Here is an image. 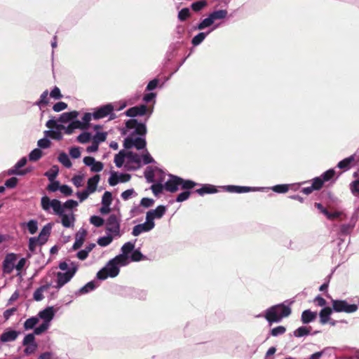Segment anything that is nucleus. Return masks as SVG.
Returning <instances> with one entry per match:
<instances>
[{
  "mask_svg": "<svg viewBox=\"0 0 359 359\" xmlns=\"http://www.w3.org/2000/svg\"><path fill=\"white\" fill-rule=\"evenodd\" d=\"M49 325L48 322H43L41 325L34 329V334L36 335L41 334L48 330Z\"/></svg>",
  "mask_w": 359,
  "mask_h": 359,
  "instance_id": "8fccbe9b",
  "label": "nucleus"
},
{
  "mask_svg": "<svg viewBox=\"0 0 359 359\" xmlns=\"http://www.w3.org/2000/svg\"><path fill=\"white\" fill-rule=\"evenodd\" d=\"M291 313V309L283 304L271 306L266 310L265 318L269 323L279 322L283 318L287 317Z\"/></svg>",
  "mask_w": 359,
  "mask_h": 359,
  "instance_id": "20e7f679",
  "label": "nucleus"
},
{
  "mask_svg": "<svg viewBox=\"0 0 359 359\" xmlns=\"http://www.w3.org/2000/svg\"><path fill=\"white\" fill-rule=\"evenodd\" d=\"M22 344L23 345L36 344L35 341L34 334H27L23 339Z\"/></svg>",
  "mask_w": 359,
  "mask_h": 359,
  "instance_id": "0e129e2a",
  "label": "nucleus"
},
{
  "mask_svg": "<svg viewBox=\"0 0 359 359\" xmlns=\"http://www.w3.org/2000/svg\"><path fill=\"white\" fill-rule=\"evenodd\" d=\"M114 237H115V236L111 234L107 233V235L106 236L100 238L97 240V243L99 245L102 246V247L107 246L111 243Z\"/></svg>",
  "mask_w": 359,
  "mask_h": 359,
  "instance_id": "7c9ffc66",
  "label": "nucleus"
},
{
  "mask_svg": "<svg viewBox=\"0 0 359 359\" xmlns=\"http://www.w3.org/2000/svg\"><path fill=\"white\" fill-rule=\"evenodd\" d=\"M50 182H51V183L50 184H48V186L47 187L48 191L55 192L57 190H60L61 185L60 184V182L58 181H55V180H54L53 181H50Z\"/></svg>",
  "mask_w": 359,
  "mask_h": 359,
  "instance_id": "680f3d73",
  "label": "nucleus"
},
{
  "mask_svg": "<svg viewBox=\"0 0 359 359\" xmlns=\"http://www.w3.org/2000/svg\"><path fill=\"white\" fill-rule=\"evenodd\" d=\"M39 316L43 319L44 322H48V323L50 325V322L54 316V311L53 308L49 307L40 311Z\"/></svg>",
  "mask_w": 359,
  "mask_h": 359,
  "instance_id": "5701e85b",
  "label": "nucleus"
},
{
  "mask_svg": "<svg viewBox=\"0 0 359 359\" xmlns=\"http://www.w3.org/2000/svg\"><path fill=\"white\" fill-rule=\"evenodd\" d=\"M332 302L333 310L336 312L353 313L358 309L356 304H349L344 300L333 299Z\"/></svg>",
  "mask_w": 359,
  "mask_h": 359,
  "instance_id": "9d476101",
  "label": "nucleus"
},
{
  "mask_svg": "<svg viewBox=\"0 0 359 359\" xmlns=\"http://www.w3.org/2000/svg\"><path fill=\"white\" fill-rule=\"evenodd\" d=\"M216 189L212 185H205L201 189H198L196 192L200 195H204L205 194H212L216 192Z\"/></svg>",
  "mask_w": 359,
  "mask_h": 359,
  "instance_id": "473e14b6",
  "label": "nucleus"
},
{
  "mask_svg": "<svg viewBox=\"0 0 359 359\" xmlns=\"http://www.w3.org/2000/svg\"><path fill=\"white\" fill-rule=\"evenodd\" d=\"M39 322L37 318L32 317L26 320L24 323V327L25 330L32 329Z\"/></svg>",
  "mask_w": 359,
  "mask_h": 359,
  "instance_id": "ea45409f",
  "label": "nucleus"
},
{
  "mask_svg": "<svg viewBox=\"0 0 359 359\" xmlns=\"http://www.w3.org/2000/svg\"><path fill=\"white\" fill-rule=\"evenodd\" d=\"M324 183L325 182H323V180H322V177H318L313 180L311 185L313 187L315 190H319L323 187Z\"/></svg>",
  "mask_w": 359,
  "mask_h": 359,
  "instance_id": "864d4df0",
  "label": "nucleus"
},
{
  "mask_svg": "<svg viewBox=\"0 0 359 359\" xmlns=\"http://www.w3.org/2000/svg\"><path fill=\"white\" fill-rule=\"evenodd\" d=\"M190 16V11L188 8H182L178 13V18L181 21L186 20Z\"/></svg>",
  "mask_w": 359,
  "mask_h": 359,
  "instance_id": "3c124183",
  "label": "nucleus"
},
{
  "mask_svg": "<svg viewBox=\"0 0 359 359\" xmlns=\"http://www.w3.org/2000/svg\"><path fill=\"white\" fill-rule=\"evenodd\" d=\"M131 178L130 175L126 173H118L115 171H111L108 182L111 186H115L120 182H127Z\"/></svg>",
  "mask_w": 359,
  "mask_h": 359,
  "instance_id": "f8f14e48",
  "label": "nucleus"
},
{
  "mask_svg": "<svg viewBox=\"0 0 359 359\" xmlns=\"http://www.w3.org/2000/svg\"><path fill=\"white\" fill-rule=\"evenodd\" d=\"M134 248V244L130 242L125 243L121 248L122 254L121 255L126 256L127 264L129 263L128 255L133 250Z\"/></svg>",
  "mask_w": 359,
  "mask_h": 359,
  "instance_id": "c85d7f7f",
  "label": "nucleus"
},
{
  "mask_svg": "<svg viewBox=\"0 0 359 359\" xmlns=\"http://www.w3.org/2000/svg\"><path fill=\"white\" fill-rule=\"evenodd\" d=\"M91 138V135L89 133H83L80 135L78 136L77 140L80 143H86L90 141Z\"/></svg>",
  "mask_w": 359,
  "mask_h": 359,
  "instance_id": "13d9d810",
  "label": "nucleus"
},
{
  "mask_svg": "<svg viewBox=\"0 0 359 359\" xmlns=\"http://www.w3.org/2000/svg\"><path fill=\"white\" fill-rule=\"evenodd\" d=\"M286 329L284 326H278L271 330V334L273 337H276L280 334H283L285 332Z\"/></svg>",
  "mask_w": 359,
  "mask_h": 359,
  "instance_id": "6e6d98bb",
  "label": "nucleus"
},
{
  "mask_svg": "<svg viewBox=\"0 0 359 359\" xmlns=\"http://www.w3.org/2000/svg\"><path fill=\"white\" fill-rule=\"evenodd\" d=\"M210 32H208V33L201 32L196 35L191 41V43L194 46H198L199 45L206 37L207 34H208Z\"/></svg>",
  "mask_w": 359,
  "mask_h": 359,
  "instance_id": "4c0bfd02",
  "label": "nucleus"
},
{
  "mask_svg": "<svg viewBox=\"0 0 359 359\" xmlns=\"http://www.w3.org/2000/svg\"><path fill=\"white\" fill-rule=\"evenodd\" d=\"M90 222L97 227L102 226L104 224V219L99 216H92L90 219Z\"/></svg>",
  "mask_w": 359,
  "mask_h": 359,
  "instance_id": "603ef678",
  "label": "nucleus"
},
{
  "mask_svg": "<svg viewBox=\"0 0 359 359\" xmlns=\"http://www.w3.org/2000/svg\"><path fill=\"white\" fill-rule=\"evenodd\" d=\"M77 114H78L76 111L63 113L60 117V121L67 123L73 119L74 118L76 117Z\"/></svg>",
  "mask_w": 359,
  "mask_h": 359,
  "instance_id": "f704fd0d",
  "label": "nucleus"
},
{
  "mask_svg": "<svg viewBox=\"0 0 359 359\" xmlns=\"http://www.w3.org/2000/svg\"><path fill=\"white\" fill-rule=\"evenodd\" d=\"M48 91L45 90L40 96V99L35 103L36 105L40 108L43 106H46L48 104Z\"/></svg>",
  "mask_w": 359,
  "mask_h": 359,
  "instance_id": "72a5a7b5",
  "label": "nucleus"
},
{
  "mask_svg": "<svg viewBox=\"0 0 359 359\" xmlns=\"http://www.w3.org/2000/svg\"><path fill=\"white\" fill-rule=\"evenodd\" d=\"M212 25H213V22L210 17L208 15V18H205L201 23L198 25L196 29L199 30L204 29L205 28H207Z\"/></svg>",
  "mask_w": 359,
  "mask_h": 359,
  "instance_id": "58836bf2",
  "label": "nucleus"
},
{
  "mask_svg": "<svg viewBox=\"0 0 359 359\" xmlns=\"http://www.w3.org/2000/svg\"><path fill=\"white\" fill-rule=\"evenodd\" d=\"M144 258L143 255L139 250H134L132 252L130 256V259L133 262H138L142 260Z\"/></svg>",
  "mask_w": 359,
  "mask_h": 359,
  "instance_id": "338daca9",
  "label": "nucleus"
},
{
  "mask_svg": "<svg viewBox=\"0 0 359 359\" xmlns=\"http://www.w3.org/2000/svg\"><path fill=\"white\" fill-rule=\"evenodd\" d=\"M86 235H87V232L84 229H80L76 233V237H75V242L73 245V248L74 250L79 249V248L81 247V245H83V243L85 241Z\"/></svg>",
  "mask_w": 359,
  "mask_h": 359,
  "instance_id": "412c9836",
  "label": "nucleus"
},
{
  "mask_svg": "<svg viewBox=\"0 0 359 359\" xmlns=\"http://www.w3.org/2000/svg\"><path fill=\"white\" fill-rule=\"evenodd\" d=\"M100 180V177L99 175H95L92 177H90L88 180L87 187L86 189L88 191V192H90L91 194H93L94 192H95L97 190V184H98Z\"/></svg>",
  "mask_w": 359,
  "mask_h": 359,
  "instance_id": "6ab92c4d",
  "label": "nucleus"
},
{
  "mask_svg": "<svg viewBox=\"0 0 359 359\" xmlns=\"http://www.w3.org/2000/svg\"><path fill=\"white\" fill-rule=\"evenodd\" d=\"M27 229L31 234L35 233L38 230V223L36 220H30L28 222Z\"/></svg>",
  "mask_w": 359,
  "mask_h": 359,
  "instance_id": "a18cd8bd",
  "label": "nucleus"
},
{
  "mask_svg": "<svg viewBox=\"0 0 359 359\" xmlns=\"http://www.w3.org/2000/svg\"><path fill=\"white\" fill-rule=\"evenodd\" d=\"M207 6V2L205 1H198L196 2H194L191 4V8L194 11H199L202 10L203 8H205Z\"/></svg>",
  "mask_w": 359,
  "mask_h": 359,
  "instance_id": "de8ad7c7",
  "label": "nucleus"
},
{
  "mask_svg": "<svg viewBox=\"0 0 359 359\" xmlns=\"http://www.w3.org/2000/svg\"><path fill=\"white\" fill-rule=\"evenodd\" d=\"M67 104L65 102H59L53 105V109L56 112H59L62 110H65V109H67Z\"/></svg>",
  "mask_w": 359,
  "mask_h": 359,
  "instance_id": "774afa93",
  "label": "nucleus"
},
{
  "mask_svg": "<svg viewBox=\"0 0 359 359\" xmlns=\"http://www.w3.org/2000/svg\"><path fill=\"white\" fill-rule=\"evenodd\" d=\"M65 129V126H57V128L44 131L45 137H50L54 140H60L62 138V130Z\"/></svg>",
  "mask_w": 359,
  "mask_h": 359,
  "instance_id": "a211bd4d",
  "label": "nucleus"
},
{
  "mask_svg": "<svg viewBox=\"0 0 359 359\" xmlns=\"http://www.w3.org/2000/svg\"><path fill=\"white\" fill-rule=\"evenodd\" d=\"M310 332V329L306 327H300L294 332V335L297 337H301L308 335Z\"/></svg>",
  "mask_w": 359,
  "mask_h": 359,
  "instance_id": "a19ab883",
  "label": "nucleus"
},
{
  "mask_svg": "<svg viewBox=\"0 0 359 359\" xmlns=\"http://www.w3.org/2000/svg\"><path fill=\"white\" fill-rule=\"evenodd\" d=\"M196 183L191 180H185L177 176H170L165 183L164 188L170 192H175L180 187L182 189H191L194 188Z\"/></svg>",
  "mask_w": 359,
  "mask_h": 359,
  "instance_id": "39448f33",
  "label": "nucleus"
},
{
  "mask_svg": "<svg viewBox=\"0 0 359 359\" xmlns=\"http://www.w3.org/2000/svg\"><path fill=\"white\" fill-rule=\"evenodd\" d=\"M27 163L26 158H21L15 165L14 169L10 171L11 174L24 175L25 172L19 171L18 169L25 166Z\"/></svg>",
  "mask_w": 359,
  "mask_h": 359,
  "instance_id": "c756f323",
  "label": "nucleus"
},
{
  "mask_svg": "<svg viewBox=\"0 0 359 359\" xmlns=\"http://www.w3.org/2000/svg\"><path fill=\"white\" fill-rule=\"evenodd\" d=\"M59 172L57 166H53L48 171L45 173V175L50 181H53L57 177Z\"/></svg>",
  "mask_w": 359,
  "mask_h": 359,
  "instance_id": "c9c22d12",
  "label": "nucleus"
},
{
  "mask_svg": "<svg viewBox=\"0 0 359 359\" xmlns=\"http://www.w3.org/2000/svg\"><path fill=\"white\" fill-rule=\"evenodd\" d=\"M332 309L331 308H330V307L323 308L320 311V313H319L320 323H322V324L327 323L330 320V315L332 314Z\"/></svg>",
  "mask_w": 359,
  "mask_h": 359,
  "instance_id": "a878e982",
  "label": "nucleus"
},
{
  "mask_svg": "<svg viewBox=\"0 0 359 359\" xmlns=\"http://www.w3.org/2000/svg\"><path fill=\"white\" fill-rule=\"evenodd\" d=\"M84 175H75L72 179V183L76 187H80L83 184Z\"/></svg>",
  "mask_w": 359,
  "mask_h": 359,
  "instance_id": "09e8293b",
  "label": "nucleus"
},
{
  "mask_svg": "<svg viewBox=\"0 0 359 359\" xmlns=\"http://www.w3.org/2000/svg\"><path fill=\"white\" fill-rule=\"evenodd\" d=\"M18 336V332L15 330H9L4 332L0 337L2 342L13 341L16 339Z\"/></svg>",
  "mask_w": 359,
  "mask_h": 359,
  "instance_id": "b1692460",
  "label": "nucleus"
},
{
  "mask_svg": "<svg viewBox=\"0 0 359 359\" xmlns=\"http://www.w3.org/2000/svg\"><path fill=\"white\" fill-rule=\"evenodd\" d=\"M25 346L26 348H25L24 352L26 355H31L34 353L37 348L36 344H27Z\"/></svg>",
  "mask_w": 359,
  "mask_h": 359,
  "instance_id": "052dcab7",
  "label": "nucleus"
},
{
  "mask_svg": "<svg viewBox=\"0 0 359 359\" xmlns=\"http://www.w3.org/2000/svg\"><path fill=\"white\" fill-rule=\"evenodd\" d=\"M317 317V313L311 311V310H305L302 313V321L304 324L309 323L313 321Z\"/></svg>",
  "mask_w": 359,
  "mask_h": 359,
  "instance_id": "4be33fe9",
  "label": "nucleus"
},
{
  "mask_svg": "<svg viewBox=\"0 0 359 359\" xmlns=\"http://www.w3.org/2000/svg\"><path fill=\"white\" fill-rule=\"evenodd\" d=\"M126 265H127L126 256L117 255L97 272V278L100 280H105L108 277L114 278L119 273V266Z\"/></svg>",
  "mask_w": 359,
  "mask_h": 359,
  "instance_id": "7ed1b4c3",
  "label": "nucleus"
},
{
  "mask_svg": "<svg viewBox=\"0 0 359 359\" xmlns=\"http://www.w3.org/2000/svg\"><path fill=\"white\" fill-rule=\"evenodd\" d=\"M350 189L354 196H359V179L350 184Z\"/></svg>",
  "mask_w": 359,
  "mask_h": 359,
  "instance_id": "49530a36",
  "label": "nucleus"
},
{
  "mask_svg": "<svg viewBox=\"0 0 359 359\" xmlns=\"http://www.w3.org/2000/svg\"><path fill=\"white\" fill-rule=\"evenodd\" d=\"M147 111V107L144 104L135 106L128 109L126 111V114L130 117L144 115Z\"/></svg>",
  "mask_w": 359,
  "mask_h": 359,
  "instance_id": "f3484780",
  "label": "nucleus"
},
{
  "mask_svg": "<svg viewBox=\"0 0 359 359\" xmlns=\"http://www.w3.org/2000/svg\"><path fill=\"white\" fill-rule=\"evenodd\" d=\"M112 195L109 191H105L102 198V205H111Z\"/></svg>",
  "mask_w": 359,
  "mask_h": 359,
  "instance_id": "c03bdc74",
  "label": "nucleus"
},
{
  "mask_svg": "<svg viewBox=\"0 0 359 359\" xmlns=\"http://www.w3.org/2000/svg\"><path fill=\"white\" fill-rule=\"evenodd\" d=\"M113 110L114 107L111 104H106L94 111L93 116L95 119L102 118L109 115Z\"/></svg>",
  "mask_w": 359,
  "mask_h": 359,
  "instance_id": "dca6fc26",
  "label": "nucleus"
},
{
  "mask_svg": "<svg viewBox=\"0 0 359 359\" xmlns=\"http://www.w3.org/2000/svg\"><path fill=\"white\" fill-rule=\"evenodd\" d=\"M227 11L226 10H218L211 13L209 16L212 20L213 23L217 20H222L226 17Z\"/></svg>",
  "mask_w": 359,
  "mask_h": 359,
  "instance_id": "cd10ccee",
  "label": "nucleus"
},
{
  "mask_svg": "<svg viewBox=\"0 0 359 359\" xmlns=\"http://www.w3.org/2000/svg\"><path fill=\"white\" fill-rule=\"evenodd\" d=\"M107 138L106 133H97L93 138V141L97 143L98 144L100 142L105 141Z\"/></svg>",
  "mask_w": 359,
  "mask_h": 359,
  "instance_id": "4d7b16f0",
  "label": "nucleus"
},
{
  "mask_svg": "<svg viewBox=\"0 0 359 359\" xmlns=\"http://www.w3.org/2000/svg\"><path fill=\"white\" fill-rule=\"evenodd\" d=\"M52 229L51 224H47L41 229L38 237H32L29 240V250L34 252L38 246L43 245L46 243L50 234Z\"/></svg>",
  "mask_w": 359,
  "mask_h": 359,
  "instance_id": "423d86ee",
  "label": "nucleus"
},
{
  "mask_svg": "<svg viewBox=\"0 0 359 359\" xmlns=\"http://www.w3.org/2000/svg\"><path fill=\"white\" fill-rule=\"evenodd\" d=\"M95 287H96V285L93 281L89 282L80 289V293H81V294L88 293V292L93 290Z\"/></svg>",
  "mask_w": 359,
  "mask_h": 359,
  "instance_id": "37998d69",
  "label": "nucleus"
},
{
  "mask_svg": "<svg viewBox=\"0 0 359 359\" xmlns=\"http://www.w3.org/2000/svg\"><path fill=\"white\" fill-rule=\"evenodd\" d=\"M37 144L40 148L46 149L50 147V141L46 137L45 138L39 140L37 142Z\"/></svg>",
  "mask_w": 359,
  "mask_h": 359,
  "instance_id": "e2e57ef3",
  "label": "nucleus"
},
{
  "mask_svg": "<svg viewBox=\"0 0 359 359\" xmlns=\"http://www.w3.org/2000/svg\"><path fill=\"white\" fill-rule=\"evenodd\" d=\"M154 161V158L151 156L147 149H145L142 155L133 151L121 150L114 156L116 166L121 168L124 165L127 170H137L142 164L147 165Z\"/></svg>",
  "mask_w": 359,
  "mask_h": 359,
  "instance_id": "f257e3e1",
  "label": "nucleus"
},
{
  "mask_svg": "<svg viewBox=\"0 0 359 359\" xmlns=\"http://www.w3.org/2000/svg\"><path fill=\"white\" fill-rule=\"evenodd\" d=\"M120 215H111L105 222V229L107 233L114 236H120Z\"/></svg>",
  "mask_w": 359,
  "mask_h": 359,
  "instance_id": "1a4fd4ad",
  "label": "nucleus"
},
{
  "mask_svg": "<svg viewBox=\"0 0 359 359\" xmlns=\"http://www.w3.org/2000/svg\"><path fill=\"white\" fill-rule=\"evenodd\" d=\"M42 209L47 212H52L55 215H61L63 209L62 203L57 199H50L44 196L41 199Z\"/></svg>",
  "mask_w": 359,
  "mask_h": 359,
  "instance_id": "0eeeda50",
  "label": "nucleus"
},
{
  "mask_svg": "<svg viewBox=\"0 0 359 359\" xmlns=\"http://www.w3.org/2000/svg\"><path fill=\"white\" fill-rule=\"evenodd\" d=\"M42 155V152L39 149H35L29 154V160L30 161H37L39 160Z\"/></svg>",
  "mask_w": 359,
  "mask_h": 359,
  "instance_id": "5fc2aeb1",
  "label": "nucleus"
},
{
  "mask_svg": "<svg viewBox=\"0 0 359 359\" xmlns=\"http://www.w3.org/2000/svg\"><path fill=\"white\" fill-rule=\"evenodd\" d=\"M154 226H155L154 222H151L150 220L146 219V222L144 223L135 225L133 227L132 234L134 236H137L143 232H147V231H151V229H153L154 228Z\"/></svg>",
  "mask_w": 359,
  "mask_h": 359,
  "instance_id": "ddd939ff",
  "label": "nucleus"
},
{
  "mask_svg": "<svg viewBox=\"0 0 359 359\" xmlns=\"http://www.w3.org/2000/svg\"><path fill=\"white\" fill-rule=\"evenodd\" d=\"M125 134L128 137L125 139L123 146L126 149L135 148L137 150L144 149L146 147V140L144 137L136 136L139 135L144 136L147 133V128L144 124L138 123L135 119H130L126 123Z\"/></svg>",
  "mask_w": 359,
  "mask_h": 359,
  "instance_id": "f03ea898",
  "label": "nucleus"
},
{
  "mask_svg": "<svg viewBox=\"0 0 359 359\" xmlns=\"http://www.w3.org/2000/svg\"><path fill=\"white\" fill-rule=\"evenodd\" d=\"M78 266L74 263H70V268L65 272H57L56 273V285L54 286L57 290H60L65 284L71 280L77 271Z\"/></svg>",
  "mask_w": 359,
  "mask_h": 359,
  "instance_id": "6e6552de",
  "label": "nucleus"
},
{
  "mask_svg": "<svg viewBox=\"0 0 359 359\" xmlns=\"http://www.w3.org/2000/svg\"><path fill=\"white\" fill-rule=\"evenodd\" d=\"M60 191L66 196H71L73 193L72 188L68 185L65 184L61 185L60 188Z\"/></svg>",
  "mask_w": 359,
  "mask_h": 359,
  "instance_id": "69168bd1",
  "label": "nucleus"
},
{
  "mask_svg": "<svg viewBox=\"0 0 359 359\" xmlns=\"http://www.w3.org/2000/svg\"><path fill=\"white\" fill-rule=\"evenodd\" d=\"M335 175V171L333 169H330L323 173L320 177H322L324 182H327L331 180Z\"/></svg>",
  "mask_w": 359,
  "mask_h": 359,
  "instance_id": "79ce46f5",
  "label": "nucleus"
},
{
  "mask_svg": "<svg viewBox=\"0 0 359 359\" xmlns=\"http://www.w3.org/2000/svg\"><path fill=\"white\" fill-rule=\"evenodd\" d=\"M58 161L66 168H70L72 166L71 161L65 153H61L59 155Z\"/></svg>",
  "mask_w": 359,
  "mask_h": 359,
  "instance_id": "e433bc0d",
  "label": "nucleus"
},
{
  "mask_svg": "<svg viewBox=\"0 0 359 359\" xmlns=\"http://www.w3.org/2000/svg\"><path fill=\"white\" fill-rule=\"evenodd\" d=\"M50 284L48 283L41 286L35 290L33 294L34 299L36 301H41L43 299V292L49 290Z\"/></svg>",
  "mask_w": 359,
  "mask_h": 359,
  "instance_id": "393cba45",
  "label": "nucleus"
},
{
  "mask_svg": "<svg viewBox=\"0 0 359 359\" xmlns=\"http://www.w3.org/2000/svg\"><path fill=\"white\" fill-rule=\"evenodd\" d=\"M216 189L212 185H205L201 189H198L196 192L200 195H204L205 194H212L216 192Z\"/></svg>",
  "mask_w": 359,
  "mask_h": 359,
  "instance_id": "2f4dec72",
  "label": "nucleus"
},
{
  "mask_svg": "<svg viewBox=\"0 0 359 359\" xmlns=\"http://www.w3.org/2000/svg\"><path fill=\"white\" fill-rule=\"evenodd\" d=\"M166 208L164 205H158L156 209L147 212L146 219L154 222L155 219H161L165 213Z\"/></svg>",
  "mask_w": 359,
  "mask_h": 359,
  "instance_id": "4468645a",
  "label": "nucleus"
},
{
  "mask_svg": "<svg viewBox=\"0 0 359 359\" xmlns=\"http://www.w3.org/2000/svg\"><path fill=\"white\" fill-rule=\"evenodd\" d=\"M186 191L180 193L177 198H176V201L177 202H183L184 201H186L187 199L189 198V196H190V194L191 192L189 191V189H185Z\"/></svg>",
  "mask_w": 359,
  "mask_h": 359,
  "instance_id": "bf43d9fd",
  "label": "nucleus"
},
{
  "mask_svg": "<svg viewBox=\"0 0 359 359\" xmlns=\"http://www.w3.org/2000/svg\"><path fill=\"white\" fill-rule=\"evenodd\" d=\"M83 163L86 165L90 168V170L94 172H98L102 170L104 165L100 161H96L93 157L86 156L83 158Z\"/></svg>",
  "mask_w": 359,
  "mask_h": 359,
  "instance_id": "2eb2a0df",
  "label": "nucleus"
},
{
  "mask_svg": "<svg viewBox=\"0 0 359 359\" xmlns=\"http://www.w3.org/2000/svg\"><path fill=\"white\" fill-rule=\"evenodd\" d=\"M17 260V255L14 253L8 254L3 262V272L6 274H10L14 269H15V262Z\"/></svg>",
  "mask_w": 359,
  "mask_h": 359,
  "instance_id": "9b49d317",
  "label": "nucleus"
},
{
  "mask_svg": "<svg viewBox=\"0 0 359 359\" xmlns=\"http://www.w3.org/2000/svg\"><path fill=\"white\" fill-rule=\"evenodd\" d=\"M355 161V155H352L348 158H344V160L339 162L337 166L340 169L348 170L351 163Z\"/></svg>",
  "mask_w": 359,
  "mask_h": 359,
  "instance_id": "bb28decb",
  "label": "nucleus"
},
{
  "mask_svg": "<svg viewBox=\"0 0 359 359\" xmlns=\"http://www.w3.org/2000/svg\"><path fill=\"white\" fill-rule=\"evenodd\" d=\"M58 215L61 217V222L65 227L69 228L74 225L75 219L73 213L65 214L62 210V214Z\"/></svg>",
  "mask_w": 359,
  "mask_h": 359,
  "instance_id": "aec40b11",
  "label": "nucleus"
}]
</instances>
